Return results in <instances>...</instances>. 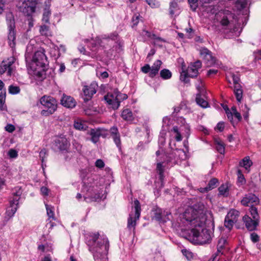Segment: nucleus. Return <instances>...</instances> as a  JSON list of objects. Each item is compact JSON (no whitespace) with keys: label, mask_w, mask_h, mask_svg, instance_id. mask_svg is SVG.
<instances>
[{"label":"nucleus","mask_w":261,"mask_h":261,"mask_svg":"<svg viewBox=\"0 0 261 261\" xmlns=\"http://www.w3.org/2000/svg\"><path fill=\"white\" fill-rule=\"evenodd\" d=\"M86 243L93 254L94 261H108L106 256L110 245L107 238L99 237L98 232L89 233L86 234Z\"/></svg>","instance_id":"obj_1"},{"label":"nucleus","mask_w":261,"mask_h":261,"mask_svg":"<svg viewBox=\"0 0 261 261\" xmlns=\"http://www.w3.org/2000/svg\"><path fill=\"white\" fill-rule=\"evenodd\" d=\"M206 219L204 206L201 203L188 207L180 215V221L183 225L192 228L205 223Z\"/></svg>","instance_id":"obj_2"},{"label":"nucleus","mask_w":261,"mask_h":261,"mask_svg":"<svg viewBox=\"0 0 261 261\" xmlns=\"http://www.w3.org/2000/svg\"><path fill=\"white\" fill-rule=\"evenodd\" d=\"M205 223L192 228L187 239L194 244L202 245L208 243L211 240V231L205 228Z\"/></svg>","instance_id":"obj_3"},{"label":"nucleus","mask_w":261,"mask_h":261,"mask_svg":"<svg viewBox=\"0 0 261 261\" xmlns=\"http://www.w3.org/2000/svg\"><path fill=\"white\" fill-rule=\"evenodd\" d=\"M22 194V190L20 187H17L13 190L9 198V205L6 208L4 219V224L14 216L17 211Z\"/></svg>","instance_id":"obj_4"},{"label":"nucleus","mask_w":261,"mask_h":261,"mask_svg":"<svg viewBox=\"0 0 261 261\" xmlns=\"http://www.w3.org/2000/svg\"><path fill=\"white\" fill-rule=\"evenodd\" d=\"M202 63L200 60L191 63L188 68L186 69V67L182 65V71L180 73V80L185 84L190 82L189 77L194 78L197 77L198 75V70L201 68Z\"/></svg>","instance_id":"obj_5"},{"label":"nucleus","mask_w":261,"mask_h":261,"mask_svg":"<svg viewBox=\"0 0 261 261\" xmlns=\"http://www.w3.org/2000/svg\"><path fill=\"white\" fill-rule=\"evenodd\" d=\"M38 4L39 0H17L16 7L24 15L32 16Z\"/></svg>","instance_id":"obj_6"},{"label":"nucleus","mask_w":261,"mask_h":261,"mask_svg":"<svg viewBox=\"0 0 261 261\" xmlns=\"http://www.w3.org/2000/svg\"><path fill=\"white\" fill-rule=\"evenodd\" d=\"M40 103L45 108V109L41 111L42 116H49L53 114L57 109V101L51 96H42L40 99Z\"/></svg>","instance_id":"obj_7"},{"label":"nucleus","mask_w":261,"mask_h":261,"mask_svg":"<svg viewBox=\"0 0 261 261\" xmlns=\"http://www.w3.org/2000/svg\"><path fill=\"white\" fill-rule=\"evenodd\" d=\"M127 97L126 94L121 93L117 90L113 93H108L104 96V99L113 110H116L119 108L120 102L126 99Z\"/></svg>","instance_id":"obj_8"},{"label":"nucleus","mask_w":261,"mask_h":261,"mask_svg":"<svg viewBox=\"0 0 261 261\" xmlns=\"http://www.w3.org/2000/svg\"><path fill=\"white\" fill-rule=\"evenodd\" d=\"M6 21L9 31L8 43L11 48H14L16 45V30L15 19L12 13L10 12L7 14Z\"/></svg>","instance_id":"obj_9"},{"label":"nucleus","mask_w":261,"mask_h":261,"mask_svg":"<svg viewBox=\"0 0 261 261\" xmlns=\"http://www.w3.org/2000/svg\"><path fill=\"white\" fill-rule=\"evenodd\" d=\"M170 215V212L164 211L158 206L153 207L151 211L152 219L160 223H164L169 221L170 220L169 216Z\"/></svg>","instance_id":"obj_10"},{"label":"nucleus","mask_w":261,"mask_h":261,"mask_svg":"<svg viewBox=\"0 0 261 261\" xmlns=\"http://www.w3.org/2000/svg\"><path fill=\"white\" fill-rule=\"evenodd\" d=\"M55 149L61 151L68 153L70 146V142L65 136L61 135L54 140L53 142Z\"/></svg>","instance_id":"obj_11"},{"label":"nucleus","mask_w":261,"mask_h":261,"mask_svg":"<svg viewBox=\"0 0 261 261\" xmlns=\"http://www.w3.org/2000/svg\"><path fill=\"white\" fill-rule=\"evenodd\" d=\"M134 208L135 211V218L133 217V215L130 214L127 219V228L131 230H134L136 225V221L138 220L140 216L141 206L138 200L135 199L134 202Z\"/></svg>","instance_id":"obj_12"},{"label":"nucleus","mask_w":261,"mask_h":261,"mask_svg":"<svg viewBox=\"0 0 261 261\" xmlns=\"http://www.w3.org/2000/svg\"><path fill=\"white\" fill-rule=\"evenodd\" d=\"M163 63L160 60H156L152 66H150L147 64L141 67V70L144 73H149V76L153 78L158 74Z\"/></svg>","instance_id":"obj_13"},{"label":"nucleus","mask_w":261,"mask_h":261,"mask_svg":"<svg viewBox=\"0 0 261 261\" xmlns=\"http://www.w3.org/2000/svg\"><path fill=\"white\" fill-rule=\"evenodd\" d=\"M33 62L39 68H44L47 65V57L44 54V50L36 51L33 57Z\"/></svg>","instance_id":"obj_14"},{"label":"nucleus","mask_w":261,"mask_h":261,"mask_svg":"<svg viewBox=\"0 0 261 261\" xmlns=\"http://www.w3.org/2000/svg\"><path fill=\"white\" fill-rule=\"evenodd\" d=\"M98 85L95 82L92 83L90 85L84 86L83 88L84 93L83 99L85 102L90 100L93 97V95L97 91Z\"/></svg>","instance_id":"obj_15"},{"label":"nucleus","mask_w":261,"mask_h":261,"mask_svg":"<svg viewBox=\"0 0 261 261\" xmlns=\"http://www.w3.org/2000/svg\"><path fill=\"white\" fill-rule=\"evenodd\" d=\"M201 58L204 61L207 66H212L216 63V59L212 56V52L205 47L199 49Z\"/></svg>","instance_id":"obj_16"},{"label":"nucleus","mask_w":261,"mask_h":261,"mask_svg":"<svg viewBox=\"0 0 261 261\" xmlns=\"http://www.w3.org/2000/svg\"><path fill=\"white\" fill-rule=\"evenodd\" d=\"M199 82L201 85L197 86V89L198 91V93L196 94V103L203 108H206L208 107V103L207 101L205 100L203 98L201 97L202 95H204L205 93L204 89L202 85V80H200Z\"/></svg>","instance_id":"obj_17"},{"label":"nucleus","mask_w":261,"mask_h":261,"mask_svg":"<svg viewBox=\"0 0 261 261\" xmlns=\"http://www.w3.org/2000/svg\"><path fill=\"white\" fill-rule=\"evenodd\" d=\"M15 62V59L13 57L8 58L6 60L2 61L0 64V73L4 74L7 71V74L10 76L12 74V65Z\"/></svg>","instance_id":"obj_18"},{"label":"nucleus","mask_w":261,"mask_h":261,"mask_svg":"<svg viewBox=\"0 0 261 261\" xmlns=\"http://www.w3.org/2000/svg\"><path fill=\"white\" fill-rule=\"evenodd\" d=\"M109 132L119 151L121 152L122 151L121 140L118 128L117 126H113L110 128Z\"/></svg>","instance_id":"obj_19"},{"label":"nucleus","mask_w":261,"mask_h":261,"mask_svg":"<svg viewBox=\"0 0 261 261\" xmlns=\"http://www.w3.org/2000/svg\"><path fill=\"white\" fill-rule=\"evenodd\" d=\"M241 204L245 206H248L249 204L254 205L259 203V199L254 194L249 193L245 195L241 201Z\"/></svg>","instance_id":"obj_20"},{"label":"nucleus","mask_w":261,"mask_h":261,"mask_svg":"<svg viewBox=\"0 0 261 261\" xmlns=\"http://www.w3.org/2000/svg\"><path fill=\"white\" fill-rule=\"evenodd\" d=\"M243 221L249 231L255 230L259 222V220L251 218L247 215L243 217Z\"/></svg>","instance_id":"obj_21"},{"label":"nucleus","mask_w":261,"mask_h":261,"mask_svg":"<svg viewBox=\"0 0 261 261\" xmlns=\"http://www.w3.org/2000/svg\"><path fill=\"white\" fill-rule=\"evenodd\" d=\"M61 104L65 107L73 108L76 106V101L72 97L63 94L61 99Z\"/></svg>","instance_id":"obj_22"},{"label":"nucleus","mask_w":261,"mask_h":261,"mask_svg":"<svg viewBox=\"0 0 261 261\" xmlns=\"http://www.w3.org/2000/svg\"><path fill=\"white\" fill-rule=\"evenodd\" d=\"M84 200L87 202H90L92 201H97L100 200L101 198V194L98 192H94L91 193L89 190H88V192L86 196H84Z\"/></svg>","instance_id":"obj_23"},{"label":"nucleus","mask_w":261,"mask_h":261,"mask_svg":"<svg viewBox=\"0 0 261 261\" xmlns=\"http://www.w3.org/2000/svg\"><path fill=\"white\" fill-rule=\"evenodd\" d=\"M227 244V240L224 238H220L217 244V252L215 256H217L219 253L223 254V250L225 249Z\"/></svg>","instance_id":"obj_24"},{"label":"nucleus","mask_w":261,"mask_h":261,"mask_svg":"<svg viewBox=\"0 0 261 261\" xmlns=\"http://www.w3.org/2000/svg\"><path fill=\"white\" fill-rule=\"evenodd\" d=\"M89 134L91 136V141L94 143H96L99 140V131L98 128L97 129H91Z\"/></svg>","instance_id":"obj_25"},{"label":"nucleus","mask_w":261,"mask_h":261,"mask_svg":"<svg viewBox=\"0 0 261 261\" xmlns=\"http://www.w3.org/2000/svg\"><path fill=\"white\" fill-rule=\"evenodd\" d=\"M233 91L237 101L241 102L243 95V90L242 89L241 85H237L235 86Z\"/></svg>","instance_id":"obj_26"},{"label":"nucleus","mask_w":261,"mask_h":261,"mask_svg":"<svg viewBox=\"0 0 261 261\" xmlns=\"http://www.w3.org/2000/svg\"><path fill=\"white\" fill-rule=\"evenodd\" d=\"M121 117L125 121H132L134 119L133 113L128 109H125L122 112Z\"/></svg>","instance_id":"obj_27"},{"label":"nucleus","mask_w":261,"mask_h":261,"mask_svg":"<svg viewBox=\"0 0 261 261\" xmlns=\"http://www.w3.org/2000/svg\"><path fill=\"white\" fill-rule=\"evenodd\" d=\"M218 185V180L216 178H213L209 181L207 186L203 189L205 191H210L216 188Z\"/></svg>","instance_id":"obj_28"},{"label":"nucleus","mask_w":261,"mask_h":261,"mask_svg":"<svg viewBox=\"0 0 261 261\" xmlns=\"http://www.w3.org/2000/svg\"><path fill=\"white\" fill-rule=\"evenodd\" d=\"M240 213L236 210H231L227 215V219H231L234 222H237Z\"/></svg>","instance_id":"obj_29"},{"label":"nucleus","mask_w":261,"mask_h":261,"mask_svg":"<svg viewBox=\"0 0 261 261\" xmlns=\"http://www.w3.org/2000/svg\"><path fill=\"white\" fill-rule=\"evenodd\" d=\"M239 165L240 166L244 167L245 169L248 170L252 165V162L250 160L249 156H247L240 162Z\"/></svg>","instance_id":"obj_30"},{"label":"nucleus","mask_w":261,"mask_h":261,"mask_svg":"<svg viewBox=\"0 0 261 261\" xmlns=\"http://www.w3.org/2000/svg\"><path fill=\"white\" fill-rule=\"evenodd\" d=\"M218 191L219 194L224 197H227L229 195L228 187L227 184L221 185L218 188Z\"/></svg>","instance_id":"obj_31"},{"label":"nucleus","mask_w":261,"mask_h":261,"mask_svg":"<svg viewBox=\"0 0 261 261\" xmlns=\"http://www.w3.org/2000/svg\"><path fill=\"white\" fill-rule=\"evenodd\" d=\"M42 69L40 71H35L34 74L38 80L42 81L43 79H45L46 77V67L44 68H41Z\"/></svg>","instance_id":"obj_32"},{"label":"nucleus","mask_w":261,"mask_h":261,"mask_svg":"<svg viewBox=\"0 0 261 261\" xmlns=\"http://www.w3.org/2000/svg\"><path fill=\"white\" fill-rule=\"evenodd\" d=\"M234 15L232 14H229L228 15H224L221 21V23L223 26H227L228 25L231 21V19L233 18Z\"/></svg>","instance_id":"obj_33"},{"label":"nucleus","mask_w":261,"mask_h":261,"mask_svg":"<svg viewBox=\"0 0 261 261\" xmlns=\"http://www.w3.org/2000/svg\"><path fill=\"white\" fill-rule=\"evenodd\" d=\"M39 32L42 35L45 36H50V32L49 31V27L47 25L43 24L40 27Z\"/></svg>","instance_id":"obj_34"},{"label":"nucleus","mask_w":261,"mask_h":261,"mask_svg":"<svg viewBox=\"0 0 261 261\" xmlns=\"http://www.w3.org/2000/svg\"><path fill=\"white\" fill-rule=\"evenodd\" d=\"M160 76L164 80H168L171 77L172 73L167 69H163L160 71Z\"/></svg>","instance_id":"obj_35"},{"label":"nucleus","mask_w":261,"mask_h":261,"mask_svg":"<svg viewBox=\"0 0 261 261\" xmlns=\"http://www.w3.org/2000/svg\"><path fill=\"white\" fill-rule=\"evenodd\" d=\"M175 154V152L172 151V152L169 153L168 155H166V159L165 161V162L169 165L173 166L175 164V161H173V158Z\"/></svg>","instance_id":"obj_36"},{"label":"nucleus","mask_w":261,"mask_h":261,"mask_svg":"<svg viewBox=\"0 0 261 261\" xmlns=\"http://www.w3.org/2000/svg\"><path fill=\"white\" fill-rule=\"evenodd\" d=\"M249 212L253 219L259 220V216L256 207L251 205L249 208Z\"/></svg>","instance_id":"obj_37"},{"label":"nucleus","mask_w":261,"mask_h":261,"mask_svg":"<svg viewBox=\"0 0 261 261\" xmlns=\"http://www.w3.org/2000/svg\"><path fill=\"white\" fill-rule=\"evenodd\" d=\"M216 144V149L220 154H223L225 152V146L224 144L221 142L219 141H215Z\"/></svg>","instance_id":"obj_38"},{"label":"nucleus","mask_w":261,"mask_h":261,"mask_svg":"<svg viewBox=\"0 0 261 261\" xmlns=\"http://www.w3.org/2000/svg\"><path fill=\"white\" fill-rule=\"evenodd\" d=\"M51 12L49 8H45L43 13L42 21L45 23H49V16Z\"/></svg>","instance_id":"obj_39"},{"label":"nucleus","mask_w":261,"mask_h":261,"mask_svg":"<svg viewBox=\"0 0 261 261\" xmlns=\"http://www.w3.org/2000/svg\"><path fill=\"white\" fill-rule=\"evenodd\" d=\"M6 92L2 91L0 93V110L3 111L5 110L4 105L6 100Z\"/></svg>","instance_id":"obj_40"},{"label":"nucleus","mask_w":261,"mask_h":261,"mask_svg":"<svg viewBox=\"0 0 261 261\" xmlns=\"http://www.w3.org/2000/svg\"><path fill=\"white\" fill-rule=\"evenodd\" d=\"M8 91L9 93L11 94H17L20 92V89L18 86H13L11 85L9 87Z\"/></svg>","instance_id":"obj_41"},{"label":"nucleus","mask_w":261,"mask_h":261,"mask_svg":"<svg viewBox=\"0 0 261 261\" xmlns=\"http://www.w3.org/2000/svg\"><path fill=\"white\" fill-rule=\"evenodd\" d=\"M190 9L193 11H196L198 7V0H188Z\"/></svg>","instance_id":"obj_42"},{"label":"nucleus","mask_w":261,"mask_h":261,"mask_svg":"<svg viewBox=\"0 0 261 261\" xmlns=\"http://www.w3.org/2000/svg\"><path fill=\"white\" fill-rule=\"evenodd\" d=\"M178 5L177 3L173 2L170 3V7H169V14L172 17L174 14L175 11L177 9Z\"/></svg>","instance_id":"obj_43"},{"label":"nucleus","mask_w":261,"mask_h":261,"mask_svg":"<svg viewBox=\"0 0 261 261\" xmlns=\"http://www.w3.org/2000/svg\"><path fill=\"white\" fill-rule=\"evenodd\" d=\"M156 161L158 162L156 164V170L158 173L164 172V168L163 165V162L162 161V160L158 158L156 159Z\"/></svg>","instance_id":"obj_44"},{"label":"nucleus","mask_w":261,"mask_h":261,"mask_svg":"<svg viewBox=\"0 0 261 261\" xmlns=\"http://www.w3.org/2000/svg\"><path fill=\"white\" fill-rule=\"evenodd\" d=\"M237 175H238V181L241 185H244L246 182V180L244 177V175L243 174L242 171L240 170H238L237 171Z\"/></svg>","instance_id":"obj_45"},{"label":"nucleus","mask_w":261,"mask_h":261,"mask_svg":"<svg viewBox=\"0 0 261 261\" xmlns=\"http://www.w3.org/2000/svg\"><path fill=\"white\" fill-rule=\"evenodd\" d=\"M74 127L77 130H85L86 126L82 122L75 121L73 124Z\"/></svg>","instance_id":"obj_46"},{"label":"nucleus","mask_w":261,"mask_h":261,"mask_svg":"<svg viewBox=\"0 0 261 261\" xmlns=\"http://www.w3.org/2000/svg\"><path fill=\"white\" fill-rule=\"evenodd\" d=\"M235 223L236 222L231 219H227V216H226L224 221V226L229 230H230L232 228L234 223Z\"/></svg>","instance_id":"obj_47"},{"label":"nucleus","mask_w":261,"mask_h":261,"mask_svg":"<svg viewBox=\"0 0 261 261\" xmlns=\"http://www.w3.org/2000/svg\"><path fill=\"white\" fill-rule=\"evenodd\" d=\"M172 130L176 133L175 139L177 141H180L182 140L181 135L178 130V127L175 126L173 127Z\"/></svg>","instance_id":"obj_48"},{"label":"nucleus","mask_w":261,"mask_h":261,"mask_svg":"<svg viewBox=\"0 0 261 261\" xmlns=\"http://www.w3.org/2000/svg\"><path fill=\"white\" fill-rule=\"evenodd\" d=\"M96 75L101 79H105L109 76V73L107 71H101L99 70L96 71Z\"/></svg>","instance_id":"obj_49"},{"label":"nucleus","mask_w":261,"mask_h":261,"mask_svg":"<svg viewBox=\"0 0 261 261\" xmlns=\"http://www.w3.org/2000/svg\"><path fill=\"white\" fill-rule=\"evenodd\" d=\"M181 252L183 255L185 256L188 259L190 260L193 258V254L189 250L184 249L181 250Z\"/></svg>","instance_id":"obj_50"},{"label":"nucleus","mask_w":261,"mask_h":261,"mask_svg":"<svg viewBox=\"0 0 261 261\" xmlns=\"http://www.w3.org/2000/svg\"><path fill=\"white\" fill-rule=\"evenodd\" d=\"M46 209L47 211V214L49 218H52L55 219L54 213L51 208V207L47 204H45Z\"/></svg>","instance_id":"obj_51"},{"label":"nucleus","mask_w":261,"mask_h":261,"mask_svg":"<svg viewBox=\"0 0 261 261\" xmlns=\"http://www.w3.org/2000/svg\"><path fill=\"white\" fill-rule=\"evenodd\" d=\"M99 131L100 137H102L103 138H105L108 137V130L106 129L103 128H98Z\"/></svg>","instance_id":"obj_52"},{"label":"nucleus","mask_w":261,"mask_h":261,"mask_svg":"<svg viewBox=\"0 0 261 261\" xmlns=\"http://www.w3.org/2000/svg\"><path fill=\"white\" fill-rule=\"evenodd\" d=\"M224 109L226 111V113L227 114V116L228 118L230 120V121L231 122V123L234 126V122L232 121L233 114H232V112L231 111H230V110L227 107H226V109L225 108H224Z\"/></svg>","instance_id":"obj_53"},{"label":"nucleus","mask_w":261,"mask_h":261,"mask_svg":"<svg viewBox=\"0 0 261 261\" xmlns=\"http://www.w3.org/2000/svg\"><path fill=\"white\" fill-rule=\"evenodd\" d=\"M250 239L253 243H256L259 241V238L257 233L252 232L250 234Z\"/></svg>","instance_id":"obj_54"},{"label":"nucleus","mask_w":261,"mask_h":261,"mask_svg":"<svg viewBox=\"0 0 261 261\" xmlns=\"http://www.w3.org/2000/svg\"><path fill=\"white\" fill-rule=\"evenodd\" d=\"M73 148L75 149L77 151L80 152L82 149V145L76 142L75 140H74L72 142Z\"/></svg>","instance_id":"obj_55"},{"label":"nucleus","mask_w":261,"mask_h":261,"mask_svg":"<svg viewBox=\"0 0 261 261\" xmlns=\"http://www.w3.org/2000/svg\"><path fill=\"white\" fill-rule=\"evenodd\" d=\"M47 154V150L46 149L44 148L42 149L39 152V156L41 159L42 163H43L44 161V159L46 158V155Z\"/></svg>","instance_id":"obj_56"},{"label":"nucleus","mask_w":261,"mask_h":261,"mask_svg":"<svg viewBox=\"0 0 261 261\" xmlns=\"http://www.w3.org/2000/svg\"><path fill=\"white\" fill-rule=\"evenodd\" d=\"M145 1L152 8L156 7L159 5L156 0H146Z\"/></svg>","instance_id":"obj_57"},{"label":"nucleus","mask_w":261,"mask_h":261,"mask_svg":"<svg viewBox=\"0 0 261 261\" xmlns=\"http://www.w3.org/2000/svg\"><path fill=\"white\" fill-rule=\"evenodd\" d=\"M8 155L11 158H15L18 156V153L16 150L11 149L9 151Z\"/></svg>","instance_id":"obj_58"},{"label":"nucleus","mask_w":261,"mask_h":261,"mask_svg":"<svg viewBox=\"0 0 261 261\" xmlns=\"http://www.w3.org/2000/svg\"><path fill=\"white\" fill-rule=\"evenodd\" d=\"M95 165L96 167L101 169V168H102L103 167H104L105 163L102 160L98 159L95 162Z\"/></svg>","instance_id":"obj_59"},{"label":"nucleus","mask_w":261,"mask_h":261,"mask_svg":"<svg viewBox=\"0 0 261 261\" xmlns=\"http://www.w3.org/2000/svg\"><path fill=\"white\" fill-rule=\"evenodd\" d=\"M5 129L9 133H12L15 129V127L11 124H7L5 127Z\"/></svg>","instance_id":"obj_60"},{"label":"nucleus","mask_w":261,"mask_h":261,"mask_svg":"<svg viewBox=\"0 0 261 261\" xmlns=\"http://www.w3.org/2000/svg\"><path fill=\"white\" fill-rule=\"evenodd\" d=\"M232 77V81H233L234 87L235 86H236L237 85H240L239 83L240 79L238 76H237L235 74H233Z\"/></svg>","instance_id":"obj_61"},{"label":"nucleus","mask_w":261,"mask_h":261,"mask_svg":"<svg viewBox=\"0 0 261 261\" xmlns=\"http://www.w3.org/2000/svg\"><path fill=\"white\" fill-rule=\"evenodd\" d=\"M139 15H135L132 18V22L133 23V27L134 26H136L139 23Z\"/></svg>","instance_id":"obj_62"},{"label":"nucleus","mask_w":261,"mask_h":261,"mask_svg":"<svg viewBox=\"0 0 261 261\" xmlns=\"http://www.w3.org/2000/svg\"><path fill=\"white\" fill-rule=\"evenodd\" d=\"M42 195L47 196L48 195V189L46 187H42L40 189Z\"/></svg>","instance_id":"obj_63"},{"label":"nucleus","mask_w":261,"mask_h":261,"mask_svg":"<svg viewBox=\"0 0 261 261\" xmlns=\"http://www.w3.org/2000/svg\"><path fill=\"white\" fill-rule=\"evenodd\" d=\"M217 129H218L220 132H222L224 128V124L223 122H219L216 126Z\"/></svg>","instance_id":"obj_64"}]
</instances>
